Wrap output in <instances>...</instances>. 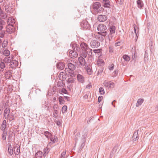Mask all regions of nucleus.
Returning a JSON list of instances; mask_svg holds the SVG:
<instances>
[{
    "label": "nucleus",
    "mask_w": 158,
    "mask_h": 158,
    "mask_svg": "<svg viewBox=\"0 0 158 158\" xmlns=\"http://www.w3.org/2000/svg\"><path fill=\"white\" fill-rule=\"evenodd\" d=\"M114 34L109 33L108 36L106 37L105 40H106L107 39L108 40L109 42L112 41L113 38L114 37Z\"/></svg>",
    "instance_id": "nucleus-26"
},
{
    "label": "nucleus",
    "mask_w": 158,
    "mask_h": 158,
    "mask_svg": "<svg viewBox=\"0 0 158 158\" xmlns=\"http://www.w3.org/2000/svg\"><path fill=\"white\" fill-rule=\"evenodd\" d=\"M101 49H97L93 50V52L95 53H99L101 51Z\"/></svg>",
    "instance_id": "nucleus-60"
},
{
    "label": "nucleus",
    "mask_w": 158,
    "mask_h": 158,
    "mask_svg": "<svg viewBox=\"0 0 158 158\" xmlns=\"http://www.w3.org/2000/svg\"><path fill=\"white\" fill-rule=\"evenodd\" d=\"M6 127V121L5 120L3 121L2 123L1 124L0 129L1 130L4 131H5V129Z\"/></svg>",
    "instance_id": "nucleus-21"
},
{
    "label": "nucleus",
    "mask_w": 158,
    "mask_h": 158,
    "mask_svg": "<svg viewBox=\"0 0 158 158\" xmlns=\"http://www.w3.org/2000/svg\"><path fill=\"white\" fill-rule=\"evenodd\" d=\"M102 3L104 7L109 8L110 6V2L108 0H103Z\"/></svg>",
    "instance_id": "nucleus-17"
},
{
    "label": "nucleus",
    "mask_w": 158,
    "mask_h": 158,
    "mask_svg": "<svg viewBox=\"0 0 158 158\" xmlns=\"http://www.w3.org/2000/svg\"><path fill=\"white\" fill-rule=\"evenodd\" d=\"M69 56L71 58L74 59L77 57L78 53L75 51L71 50L69 52Z\"/></svg>",
    "instance_id": "nucleus-7"
},
{
    "label": "nucleus",
    "mask_w": 158,
    "mask_h": 158,
    "mask_svg": "<svg viewBox=\"0 0 158 158\" xmlns=\"http://www.w3.org/2000/svg\"><path fill=\"white\" fill-rule=\"evenodd\" d=\"M7 132H6L5 131H4L2 134V139L3 140H5L6 138Z\"/></svg>",
    "instance_id": "nucleus-46"
},
{
    "label": "nucleus",
    "mask_w": 158,
    "mask_h": 158,
    "mask_svg": "<svg viewBox=\"0 0 158 158\" xmlns=\"http://www.w3.org/2000/svg\"><path fill=\"white\" fill-rule=\"evenodd\" d=\"M77 78L78 80L80 82H82L84 81V77L80 74H78L77 75Z\"/></svg>",
    "instance_id": "nucleus-32"
},
{
    "label": "nucleus",
    "mask_w": 158,
    "mask_h": 158,
    "mask_svg": "<svg viewBox=\"0 0 158 158\" xmlns=\"http://www.w3.org/2000/svg\"><path fill=\"white\" fill-rule=\"evenodd\" d=\"M10 63L9 66L12 69H15L18 65V62L16 60H12Z\"/></svg>",
    "instance_id": "nucleus-6"
},
{
    "label": "nucleus",
    "mask_w": 158,
    "mask_h": 158,
    "mask_svg": "<svg viewBox=\"0 0 158 158\" xmlns=\"http://www.w3.org/2000/svg\"><path fill=\"white\" fill-rule=\"evenodd\" d=\"M49 150H50L48 148H46L44 149V152L45 153H46L47 154H48L49 151Z\"/></svg>",
    "instance_id": "nucleus-64"
},
{
    "label": "nucleus",
    "mask_w": 158,
    "mask_h": 158,
    "mask_svg": "<svg viewBox=\"0 0 158 158\" xmlns=\"http://www.w3.org/2000/svg\"><path fill=\"white\" fill-rule=\"evenodd\" d=\"M12 59V57L11 58L10 56L8 57H6L3 59V61L6 63H9L11 61V59Z\"/></svg>",
    "instance_id": "nucleus-33"
},
{
    "label": "nucleus",
    "mask_w": 158,
    "mask_h": 158,
    "mask_svg": "<svg viewBox=\"0 0 158 158\" xmlns=\"http://www.w3.org/2000/svg\"><path fill=\"white\" fill-rule=\"evenodd\" d=\"M4 7L6 11L7 12H10L12 9V8L10 6V4L9 3L7 5H5Z\"/></svg>",
    "instance_id": "nucleus-30"
},
{
    "label": "nucleus",
    "mask_w": 158,
    "mask_h": 158,
    "mask_svg": "<svg viewBox=\"0 0 158 158\" xmlns=\"http://www.w3.org/2000/svg\"><path fill=\"white\" fill-rule=\"evenodd\" d=\"M67 110V107L66 106H64L62 108V112L63 113H64L66 112Z\"/></svg>",
    "instance_id": "nucleus-48"
},
{
    "label": "nucleus",
    "mask_w": 158,
    "mask_h": 158,
    "mask_svg": "<svg viewBox=\"0 0 158 158\" xmlns=\"http://www.w3.org/2000/svg\"><path fill=\"white\" fill-rule=\"evenodd\" d=\"M8 152L10 156H12L13 154V151L11 145L10 144L8 149Z\"/></svg>",
    "instance_id": "nucleus-27"
},
{
    "label": "nucleus",
    "mask_w": 158,
    "mask_h": 158,
    "mask_svg": "<svg viewBox=\"0 0 158 158\" xmlns=\"http://www.w3.org/2000/svg\"><path fill=\"white\" fill-rule=\"evenodd\" d=\"M84 142H85V141L84 140V142L83 143H82L81 145V146L80 148V149L79 150V151H78L79 152H81V149L83 148L84 147V145H85Z\"/></svg>",
    "instance_id": "nucleus-61"
},
{
    "label": "nucleus",
    "mask_w": 158,
    "mask_h": 158,
    "mask_svg": "<svg viewBox=\"0 0 158 158\" xmlns=\"http://www.w3.org/2000/svg\"><path fill=\"white\" fill-rule=\"evenodd\" d=\"M116 29V27L112 25L110 27L108 30H109V31L110 32V33L111 34H114L115 33V31Z\"/></svg>",
    "instance_id": "nucleus-20"
},
{
    "label": "nucleus",
    "mask_w": 158,
    "mask_h": 158,
    "mask_svg": "<svg viewBox=\"0 0 158 158\" xmlns=\"http://www.w3.org/2000/svg\"><path fill=\"white\" fill-rule=\"evenodd\" d=\"M43 155V152L41 151H38L35 155V158H42Z\"/></svg>",
    "instance_id": "nucleus-24"
},
{
    "label": "nucleus",
    "mask_w": 158,
    "mask_h": 158,
    "mask_svg": "<svg viewBox=\"0 0 158 158\" xmlns=\"http://www.w3.org/2000/svg\"><path fill=\"white\" fill-rule=\"evenodd\" d=\"M81 49V48H80V46L78 44H77L75 50L78 52L80 51Z\"/></svg>",
    "instance_id": "nucleus-63"
},
{
    "label": "nucleus",
    "mask_w": 158,
    "mask_h": 158,
    "mask_svg": "<svg viewBox=\"0 0 158 158\" xmlns=\"http://www.w3.org/2000/svg\"><path fill=\"white\" fill-rule=\"evenodd\" d=\"M15 119V118L13 115H11L10 116H9V118L7 119H9L10 121H11Z\"/></svg>",
    "instance_id": "nucleus-59"
},
{
    "label": "nucleus",
    "mask_w": 158,
    "mask_h": 158,
    "mask_svg": "<svg viewBox=\"0 0 158 158\" xmlns=\"http://www.w3.org/2000/svg\"><path fill=\"white\" fill-rule=\"evenodd\" d=\"M0 53L6 56H8L10 55V52L8 50H5L4 49H3L0 51Z\"/></svg>",
    "instance_id": "nucleus-16"
},
{
    "label": "nucleus",
    "mask_w": 158,
    "mask_h": 158,
    "mask_svg": "<svg viewBox=\"0 0 158 158\" xmlns=\"http://www.w3.org/2000/svg\"><path fill=\"white\" fill-rule=\"evenodd\" d=\"M65 85V84L62 81H59L58 82L57 86L59 87H62Z\"/></svg>",
    "instance_id": "nucleus-37"
},
{
    "label": "nucleus",
    "mask_w": 158,
    "mask_h": 158,
    "mask_svg": "<svg viewBox=\"0 0 158 158\" xmlns=\"http://www.w3.org/2000/svg\"><path fill=\"white\" fill-rule=\"evenodd\" d=\"M5 67V64L4 62L2 61L0 63V67L1 69H3Z\"/></svg>",
    "instance_id": "nucleus-51"
},
{
    "label": "nucleus",
    "mask_w": 158,
    "mask_h": 158,
    "mask_svg": "<svg viewBox=\"0 0 158 158\" xmlns=\"http://www.w3.org/2000/svg\"><path fill=\"white\" fill-rule=\"evenodd\" d=\"M123 59L127 61H129L130 60V58L128 55H125L123 56Z\"/></svg>",
    "instance_id": "nucleus-40"
},
{
    "label": "nucleus",
    "mask_w": 158,
    "mask_h": 158,
    "mask_svg": "<svg viewBox=\"0 0 158 158\" xmlns=\"http://www.w3.org/2000/svg\"><path fill=\"white\" fill-rule=\"evenodd\" d=\"M138 7L142 9L144 5L143 2L141 0H137L136 1Z\"/></svg>",
    "instance_id": "nucleus-15"
},
{
    "label": "nucleus",
    "mask_w": 158,
    "mask_h": 158,
    "mask_svg": "<svg viewBox=\"0 0 158 158\" xmlns=\"http://www.w3.org/2000/svg\"><path fill=\"white\" fill-rule=\"evenodd\" d=\"M133 139H135V140H138L139 139V137L138 133L137 132L135 131L133 134L132 136Z\"/></svg>",
    "instance_id": "nucleus-34"
},
{
    "label": "nucleus",
    "mask_w": 158,
    "mask_h": 158,
    "mask_svg": "<svg viewBox=\"0 0 158 158\" xmlns=\"http://www.w3.org/2000/svg\"><path fill=\"white\" fill-rule=\"evenodd\" d=\"M6 103L4 101H2L1 104H0V115L1 114L3 111V108L4 105L5 106Z\"/></svg>",
    "instance_id": "nucleus-29"
},
{
    "label": "nucleus",
    "mask_w": 158,
    "mask_h": 158,
    "mask_svg": "<svg viewBox=\"0 0 158 158\" xmlns=\"http://www.w3.org/2000/svg\"><path fill=\"white\" fill-rule=\"evenodd\" d=\"M0 33V38H3L4 37L5 34V31L4 30H2Z\"/></svg>",
    "instance_id": "nucleus-50"
},
{
    "label": "nucleus",
    "mask_w": 158,
    "mask_h": 158,
    "mask_svg": "<svg viewBox=\"0 0 158 158\" xmlns=\"http://www.w3.org/2000/svg\"><path fill=\"white\" fill-rule=\"evenodd\" d=\"M68 76H70V77H74L75 76L76 74L74 73V72H73V71H72L71 72L70 71H68Z\"/></svg>",
    "instance_id": "nucleus-42"
},
{
    "label": "nucleus",
    "mask_w": 158,
    "mask_h": 158,
    "mask_svg": "<svg viewBox=\"0 0 158 158\" xmlns=\"http://www.w3.org/2000/svg\"><path fill=\"white\" fill-rule=\"evenodd\" d=\"M68 84H69V83H73L74 82V80L73 78L72 77H70L68 79L67 81Z\"/></svg>",
    "instance_id": "nucleus-43"
},
{
    "label": "nucleus",
    "mask_w": 158,
    "mask_h": 158,
    "mask_svg": "<svg viewBox=\"0 0 158 158\" xmlns=\"http://www.w3.org/2000/svg\"><path fill=\"white\" fill-rule=\"evenodd\" d=\"M11 17H9L8 18L7 20V22L8 24V26H11Z\"/></svg>",
    "instance_id": "nucleus-56"
},
{
    "label": "nucleus",
    "mask_w": 158,
    "mask_h": 158,
    "mask_svg": "<svg viewBox=\"0 0 158 158\" xmlns=\"http://www.w3.org/2000/svg\"><path fill=\"white\" fill-rule=\"evenodd\" d=\"M58 99L60 104H63L65 102L64 99L62 96L59 97Z\"/></svg>",
    "instance_id": "nucleus-41"
},
{
    "label": "nucleus",
    "mask_w": 158,
    "mask_h": 158,
    "mask_svg": "<svg viewBox=\"0 0 158 158\" xmlns=\"http://www.w3.org/2000/svg\"><path fill=\"white\" fill-rule=\"evenodd\" d=\"M87 54L86 51H83L81 55L83 57L85 58L87 57Z\"/></svg>",
    "instance_id": "nucleus-52"
},
{
    "label": "nucleus",
    "mask_w": 158,
    "mask_h": 158,
    "mask_svg": "<svg viewBox=\"0 0 158 158\" xmlns=\"http://www.w3.org/2000/svg\"><path fill=\"white\" fill-rule=\"evenodd\" d=\"M10 26H8L6 27V31L10 34H11L14 32V29L13 28H12L10 27Z\"/></svg>",
    "instance_id": "nucleus-28"
},
{
    "label": "nucleus",
    "mask_w": 158,
    "mask_h": 158,
    "mask_svg": "<svg viewBox=\"0 0 158 158\" xmlns=\"http://www.w3.org/2000/svg\"><path fill=\"white\" fill-rule=\"evenodd\" d=\"M8 44V41L4 40L2 43V47L5 48L7 45Z\"/></svg>",
    "instance_id": "nucleus-49"
},
{
    "label": "nucleus",
    "mask_w": 158,
    "mask_h": 158,
    "mask_svg": "<svg viewBox=\"0 0 158 158\" xmlns=\"http://www.w3.org/2000/svg\"><path fill=\"white\" fill-rule=\"evenodd\" d=\"M81 49L83 51H86L89 49V47L87 44L84 42H82L80 44Z\"/></svg>",
    "instance_id": "nucleus-8"
},
{
    "label": "nucleus",
    "mask_w": 158,
    "mask_h": 158,
    "mask_svg": "<svg viewBox=\"0 0 158 158\" xmlns=\"http://www.w3.org/2000/svg\"><path fill=\"white\" fill-rule=\"evenodd\" d=\"M144 59L145 61L148 60V54L146 52L145 53Z\"/></svg>",
    "instance_id": "nucleus-55"
},
{
    "label": "nucleus",
    "mask_w": 158,
    "mask_h": 158,
    "mask_svg": "<svg viewBox=\"0 0 158 158\" xmlns=\"http://www.w3.org/2000/svg\"><path fill=\"white\" fill-rule=\"evenodd\" d=\"M97 29L98 31L101 32H103L106 30L107 27L106 26L103 24H99L98 27Z\"/></svg>",
    "instance_id": "nucleus-5"
},
{
    "label": "nucleus",
    "mask_w": 158,
    "mask_h": 158,
    "mask_svg": "<svg viewBox=\"0 0 158 158\" xmlns=\"http://www.w3.org/2000/svg\"><path fill=\"white\" fill-rule=\"evenodd\" d=\"M59 92L60 94L62 93L66 94H68V92L67 90L64 88H63L62 89L59 90Z\"/></svg>",
    "instance_id": "nucleus-36"
},
{
    "label": "nucleus",
    "mask_w": 158,
    "mask_h": 158,
    "mask_svg": "<svg viewBox=\"0 0 158 158\" xmlns=\"http://www.w3.org/2000/svg\"><path fill=\"white\" fill-rule=\"evenodd\" d=\"M78 61L80 64L82 66H85V65H87L85 60L81 56L78 58Z\"/></svg>",
    "instance_id": "nucleus-9"
},
{
    "label": "nucleus",
    "mask_w": 158,
    "mask_h": 158,
    "mask_svg": "<svg viewBox=\"0 0 158 158\" xmlns=\"http://www.w3.org/2000/svg\"><path fill=\"white\" fill-rule=\"evenodd\" d=\"M10 109L9 106L6 107L5 109L3 115L5 118V119H7L9 118V116L10 115Z\"/></svg>",
    "instance_id": "nucleus-4"
},
{
    "label": "nucleus",
    "mask_w": 158,
    "mask_h": 158,
    "mask_svg": "<svg viewBox=\"0 0 158 158\" xmlns=\"http://www.w3.org/2000/svg\"><path fill=\"white\" fill-rule=\"evenodd\" d=\"M56 66L58 69L61 70L64 68V64L63 62H59L57 64Z\"/></svg>",
    "instance_id": "nucleus-19"
},
{
    "label": "nucleus",
    "mask_w": 158,
    "mask_h": 158,
    "mask_svg": "<svg viewBox=\"0 0 158 158\" xmlns=\"http://www.w3.org/2000/svg\"><path fill=\"white\" fill-rule=\"evenodd\" d=\"M48 102H47L45 100L43 101L42 103V107L46 109L47 108V110L48 108Z\"/></svg>",
    "instance_id": "nucleus-23"
},
{
    "label": "nucleus",
    "mask_w": 158,
    "mask_h": 158,
    "mask_svg": "<svg viewBox=\"0 0 158 158\" xmlns=\"http://www.w3.org/2000/svg\"><path fill=\"white\" fill-rule=\"evenodd\" d=\"M51 141L53 143H55L57 142V137H56V135H55L54 137H52L51 136L50 138Z\"/></svg>",
    "instance_id": "nucleus-39"
},
{
    "label": "nucleus",
    "mask_w": 158,
    "mask_h": 158,
    "mask_svg": "<svg viewBox=\"0 0 158 158\" xmlns=\"http://www.w3.org/2000/svg\"><path fill=\"white\" fill-rule=\"evenodd\" d=\"M58 106L56 104H55L53 106V109L54 110V112L53 113V116L54 117H56V115L58 114V111L57 110Z\"/></svg>",
    "instance_id": "nucleus-22"
},
{
    "label": "nucleus",
    "mask_w": 158,
    "mask_h": 158,
    "mask_svg": "<svg viewBox=\"0 0 158 158\" xmlns=\"http://www.w3.org/2000/svg\"><path fill=\"white\" fill-rule=\"evenodd\" d=\"M7 17V15L6 14L3 12L2 10L0 11V18L2 19H5Z\"/></svg>",
    "instance_id": "nucleus-25"
},
{
    "label": "nucleus",
    "mask_w": 158,
    "mask_h": 158,
    "mask_svg": "<svg viewBox=\"0 0 158 158\" xmlns=\"http://www.w3.org/2000/svg\"><path fill=\"white\" fill-rule=\"evenodd\" d=\"M98 35H100L103 37H105L107 34V32L106 31H103V32H98Z\"/></svg>",
    "instance_id": "nucleus-38"
},
{
    "label": "nucleus",
    "mask_w": 158,
    "mask_h": 158,
    "mask_svg": "<svg viewBox=\"0 0 158 158\" xmlns=\"http://www.w3.org/2000/svg\"><path fill=\"white\" fill-rule=\"evenodd\" d=\"M11 26L13 27H14V24L15 23V20L14 19V18L11 17Z\"/></svg>",
    "instance_id": "nucleus-57"
},
{
    "label": "nucleus",
    "mask_w": 158,
    "mask_h": 158,
    "mask_svg": "<svg viewBox=\"0 0 158 158\" xmlns=\"http://www.w3.org/2000/svg\"><path fill=\"white\" fill-rule=\"evenodd\" d=\"M99 92L101 94L103 95L105 94V91L103 88L102 87H100L99 88Z\"/></svg>",
    "instance_id": "nucleus-44"
},
{
    "label": "nucleus",
    "mask_w": 158,
    "mask_h": 158,
    "mask_svg": "<svg viewBox=\"0 0 158 158\" xmlns=\"http://www.w3.org/2000/svg\"><path fill=\"white\" fill-rule=\"evenodd\" d=\"M87 52V54L89 56H91L92 54V50L89 48V49H87V50L86 51Z\"/></svg>",
    "instance_id": "nucleus-47"
},
{
    "label": "nucleus",
    "mask_w": 158,
    "mask_h": 158,
    "mask_svg": "<svg viewBox=\"0 0 158 158\" xmlns=\"http://www.w3.org/2000/svg\"><path fill=\"white\" fill-rule=\"evenodd\" d=\"M16 148L17 149L15 150L14 153L16 155H18L20 152V146L18 144H16L14 147V148L15 149Z\"/></svg>",
    "instance_id": "nucleus-12"
},
{
    "label": "nucleus",
    "mask_w": 158,
    "mask_h": 158,
    "mask_svg": "<svg viewBox=\"0 0 158 158\" xmlns=\"http://www.w3.org/2000/svg\"><path fill=\"white\" fill-rule=\"evenodd\" d=\"M109 52L110 53H113L114 52V48L113 47L110 46L109 48Z\"/></svg>",
    "instance_id": "nucleus-58"
},
{
    "label": "nucleus",
    "mask_w": 158,
    "mask_h": 158,
    "mask_svg": "<svg viewBox=\"0 0 158 158\" xmlns=\"http://www.w3.org/2000/svg\"><path fill=\"white\" fill-rule=\"evenodd\" d=\"M103 69L102 68H101L100 69H98V73H97V76L101 75L103 71Z\"/></svg>",
    "instance_id": "nucleus-45"
},
{
    "label": "nucleus",
    "mask_w": 158,
    "mask_h": 158,
    "mask_svg": "<svg viewBox=\"0 0 158 158\" xmlns=\"http://www.w3.org/2000/svg\"><path fill=\"white\" fill-rule=\"evenodd\" d=\"M85 69L87 71V73L89 75H91L92 73V70L91 69V66L90 65H86L85 66Z\"/></svg>",
    "instance_id": "nucleus-14"
},
{
    "label": "nucleus",
    "mask_w": 158,
    "mask_h": 158,
    "mask_svg": "<svg viewBox=\"0 0 158 158\" xmlns=\"http://www.w3.org/2000/svg\"><path fill=\"white\" fill-rule=\"evenodd\" d=\"M97 37L99 40L102 41L104 40V38L100 35H98L97 36Z\"/></svg>",
    "instance_id": "nucleus-53"
},
{
    "label": "nucleus",
    "mask_w": 158,
    "mask_h": 158,
    "mask_svg": "<svg viewBox=\"0 0 158 158\" xmlns=\"http://www.w3.org/2000/svg\"><path fill=\"white\" fill-rule=\"evenodd\" d=\"M68 66L69 69V70L73 71L75 69L76 67L75 65L71 63H69L68 64Z\"/></svg>",
    "instance_id": "nucleus-18"
},
{
    "label": "nucleus",
    "mask_w": 158,
    "mask_h": 158,
    "mask_svg": "<svg viewBox=\"0 0 158 158\" xmlns=\"http://www.w3.org/2000/svg\"><path fill=\"white\" fill-rule=\"evenodd\" d=\"M71 45H72V47L73 49L74 50V51H75L77 44L75 43H71Z\"/></svg>",
    "instance_id": "nucleus-54"
},
{
    "label": "nucleus",
    "mask_w": 158,
    "mask_h": 158,
    "mask_svg": "<svg viewBox=\"0 0 158 158\" xmlns=\"http://www.w3.org/2000/svg\"><path fill=\"white\" fill-rule=\"evenodd\" d=\"M66 154V151H64L63 152L61 155V156L60 158H65V157L64 156Z\"/></svg>",
    "instance_id": "nucleus-62"
},
{
    "label": "nucleus",
    "mask_w": 158,
    "mask_h": 158,
    "mask_svg": "<svg viewBox=\"0 0 158 158\" xmlns=\"http://www.w3.org/2000/svg\"><path fill=\"white\" fill-rule=\"evenodd\" d=\"M12 70H8L5 73L6 78L8 79H10L12 77L11 71Z\"/></svg>",
    "instance_id": "nucleus-13"
},
{
    "label": "nucleus",
    "mask_w": 158,
    "mask_h": 158,
    "mask_svg": "<svg viewBox=\"0 0 158 158\" xmlns=\"http://www.w3.org/2000/svg\"><path fill=\"white\" fill-rule=\"evenodd\" d=\"M104 86L106 87L111 88L114 87V83L111 81H105L103 83Z\"/></svg>",
    "instance_id": "nucleus-3"
},
{
    "label": "nucleus",
    "mask_w": 158,
    "mask_h": 158,
    "mask_svg": "<svg viewBox=\"0 0 158 158\" xmlns=\"http://www.w3.org/2000/svg\"><path fill=\"white\" fill-rule=\"evenodd\" d=\"M44 134L48 139L50 138V137L52 136V134L48 131H45L44 132Z\"/></svg>",
    "instance_id": "nucleus-31"
},
{
    "label": "nucleus",
    "mask_w": 158,
    "mask_h": 158,
    "mask_svg": "<svg viewBox=\"0 0 158 158\" xmlns=\"http://www.w3.org/2000/svg\"><path fill=\"white\" fill-rule=\"evenodd\" d=\"M98 19L99 21L103 22L107 20V17L106 15H101L98 16Z\"/></svg>",
    "instance_id": "nucleus-10"
},
{
    "label": "nucleus",
    "mask_w": 158,
    "mask_h": 158,
    "mask_svg": "<svg viewBox=\"0 0 158 158\" xmlns=\"http://www.w3.org/2000/svg\"><path fill=\"white\" fill-rule=\"evenodd\" d=\"M144 101V100L143 99H138L137 101V102L136 103V107H138L139 106L141 105V104L143 103Z\"/></svg>",
    "instance_id": "nucleus-35"
},
{
    "label": "nucleus",
    "mask_w": 158,
    "mask_h": 158,
    "mask_svg": "<svg viewBox=\"0 0 158 158\" xmlns=\"http://www.w3.org/2000/svg\"><path fill=\"white\" fill-rule=\"evenodd\" d=\"M100 6L101 4L99 2H95L93 3V8L94 10H97V11L98 10V9L100 8Z\"/></svg>",
    "instance_id": "nucleus-11"
},
{
    "label": "nucleus",
    "mask_w": 158,
    "mask_h": 158,
    "mask_svg": "<svg viewBox=\"0 0 158 158\" xmlns=\"http://www.w3.org/2000/svg\"><path fill=\"white\" fill-rule=\"evenodd\" d=\"M81 27L84 30L88 29L90 28V25L89 24L88 22L86 20L82 21L80 23Z\"/></svg>",
    "instance_id": "nucleus-1"
},
{
    "label": "nucleus",
    "mask_w": 158,
    "mask_h": 158,
    "mask_svg": "<svg viewBox=\"0 0 158 158\" xmlns=\"http://www.w3.org/2000/svg\"><path fill=\"white\" fill-rule=\"evenodd\" d=\"M90 45L92 48H97L100 45V43L96 40H94L91 42Z\"/></svg>",
    "instance_id": "nucleus-2"
}]
</instances>
